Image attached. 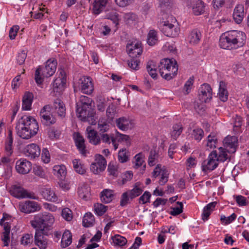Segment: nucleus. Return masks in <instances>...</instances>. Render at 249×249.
Listing matches in <instances>:
<instances>
[{
    "instance_id": "f257e3e1",
    "label": "nucleus",
    "mask_w": 249,
    "mask_h": 249,
    "mask_svg": "<svg viewBox=\"0 0 249 249\" xmlns=\"http://www.w3.org/2000/svg\"><path fill=\"white\" fill-rule=\"evenodd\" d=\"M246 35L241 31L232 30L225 33L220 37L219 46L224 49L231 50L243 46L246 43Z\"/></svg>"
},
{
    "instance_id": "f03ea898",
    "label": "nucleus",
    "mask_w": 249,
    "mask_h": 249,
    "mask_svg": "<svg viewBox=\"0 0 249 249\" xmlns=\"http://www.w3.org/2000/svg\"><path fill=\"white\" fill-rule=\"evenodd\" d=\"M16 130L19 137L23 139H29L37 134L38 124L32 117L25 116L18 120Z\"/></svg>"
},
{
    "instance_id": "7ed1b4c3",
    "label": "nucleus",
    "mask_w": 249,
    "mask_h": 249,
    "mask_svg": "<svg viewBox=\"0 0 249 249\" xmlns=\"http://www.w3.org/2000/svg\"><path fill=\"white\" fill-rule=\"evenodd\" d=\"M92 100L84 95L80 97L79 102L76 103L77 116L81 120L88 122L92 125L95 124L96 120L93 110L91 108Z\"/></svg>"
},
{
    "instance_id": "20e7f679",
    "label": "nucleus",
    "mask_w": 249,
    "mask_h": 249,
    "mask_svg": "<svg viewBox=\"0 0 249 249\" xmlns=\"http://www.w3.org/2000/svg\"><path fill=\"white\" fill-rule=\"evenodd\" d=\"M54 221V217L52 213L44 212L35 215L34 219L30 222L32 226L36 229V231L48 233V231L51 230Z\"/></svg>"
},
{
    "instance_id": "39448f33",
    "label": "nucleus",
    "mask_w": 249,
    "mask_h": 249,
    "mask_svg": "<svg viewBox=\"0 0 249 249\" xmlns=\"http://www.w3.org/2000/svg\"><path fill=\"white\" fill-rule=\"evenodd\" d=\"M158 68L160 75L167 80H170L176 76L178 70L177 61L168 58L162 59Z\"/></svg>"
},
{
    "instance_id": "423d86ee",
    "label": "nucleus",
    "mask_w": 249,
    "mask_h": 249,
    "mask_svg": "<svg viewBox=\"0 0 249 249\" xmlns=\"http://www.w3.org/2000/svg\"><path fill=\"white\" fill-rule=\"evenodd\" d=\"M57 66V61L54 59H50L46 63L44 67L39 66L36 70L35 79L38 85L42 83L45 77H49L55 72Z\"/></svg>"
},
{
    "instance_id": "0eeeda50",
    "label": "nucleus",
    "mask_w": 249,
    "mask_h": 249,
    "mask_svg": "<svg viewBox=\"0 0 249 249\" xmlns=\"http://www.w3.org/2000/svg\"><path fill=\"white\" fill-rule=\"evenodd\" d=\"M177 20L173 17H168L166 20H160L159 23L160 30L167 36L175 37L178 36L180 29L175 25Z\"/></svg>"
},
{
    "instance_id": "6e6552de",
    "label": "nucleus",
    "mask_w": 249,
    "mask_h": 249,
    "mask_svg": "<svg viewBox=\"0 0 249 249\" xmlns=\"http://www.w3.org/2000/svg\"><path fill=\"white\" fill-rule=\"evenodd\" d=\"M126 51L131 58L139 57L142 53V47L141 42L138 41H129L126 45Z\"/></svg>"
},
{
    "instance_id": "1a4fd4ad",
    "label": "nucleus",
    "mask_w": 249,
    "mask_h": 249,
    "mask_svg": "<svg viewBox=\"0 0 249 249\" xmlns=\"http://www.w3.org/2000/svg\"><path fill=\"white\" fill-rule=\"evenodd\" d=\"M106 166L105 158L101 155H96L94 162L90 165V170L93 174L97 175L104 171Z\"/></svg>"
},
{
    "instance_id": "9d476101",
    "label": "nucleus",
    "mask_w": 249,
    "mask_h": 249,
    "mask_svg": "<svg viewBox=\"0 0 249 249\" xmlns=\"http://www.w3.org/2000/svg\"><path fill=\"white\" fill-rule=\"evenodd\" d=\"M217 152L213 151L210 153L207 160H204L202 164V170L206 172L207 171H213L215 169L218 165V162L216 160Z\"/></svg>"
},
{
    "instance_id": "9b49d317",
    "label": "nucleus",
    "mask_w": 249,
    "mask_h": 249,
    "mask_svg": "<svg viewBox=\"0 0 249 249\" xmlns=\"http://www.w3.org/2000/svg\"><path fill=\"white\" fill-rule=\"evenodd\" d=\"M50 107L49 105L45 106L40 112V117L42 123L46 126H49L54 124L55 118L50 112Z\"/></svg>"
},
{
    "instance_id": "f8f14e48",
    "label": "nucleus",
    "mask_w": 249,
    "mask_h": 249,
    "mask_svg": "<svg viewBox=\"0 0 249 249\" xmlns=\"http://www.w3.org/2000/svg\"><path fill=\"white\" fill-rule=\"evenodd\" d=\"M19 210L26 213H30L40 210L41 207L35 201H26L19 204Z\"/></svg>"
},
{
    "instance_id": "ddd939ff",
    "label": "nucleus",
    "mask_w": 249,
    "mask_h": 249,
    "mask_svg": "<svg viewBox=\"0 0 249 249\" xmlns=\"http://www.w3.org/2000/svg\"><path fill=\"white\" fill-rule=\"evenodd\" d=\"M198 95L200 102L207 103L210 101L212 98V89L208 84H203L200 88Z\"/></svg>"
},
{
    "instance_id": "4468645a",
    "label": "nucleus",
    "mask_w": 249,
    "mask_h": 249,
    "mask_svg": "<svg viewBox=\"0 0 249 249\" xmlns=\"http://www.w3.org/2000/svg\"><path fill=\"white\" fill-rule=\"evenodd\" d=\"M15 168L18 173L25 175L31 170L32 163L26 159H20L17 161Z\"/></svg>"
},
{
    "instance_id": "2eb2a0df",
    "label": "nucleus",
    "mask_w": 249,
    "mask_h": 249,
    "mask_svg": "<svg viewBox=\"0 0 249 249\" xmlns=\"http://www.w3.org/2000/svg\"><path fill=\"white\" fill-rule=\"evenodd\" d=\"M224 146L228 153H234L238 146V139L237 137L228 136L223 141Z\"/></svg>"
},
{
    "instance_id": "dca6fc26",
    "label": "nucleus",
    "mask_w": 249,
    "mask_h": 249,
    "mask_svg": "<svg viewBox=\"0 0 249 249\" xmlns=\"http://www.w3.org/2000/svg\"><path fill=\"white\" fill-rule=\"evenodd\" d=\"M25 155L30 159H35L40 154V148L35 143L27 145L24 149Z\"/></svg>"
},
{
    "instance_id": "f3484780",
    "label": "nucleus",
    "mask_w": 249,
    "mask_h": 249,
    "mask_svg": "<svg viewBox=\"0 0 249 249\" xmlns=\"http://www.w3.org/2000/svg\"><path fill=\"white\" fill-rule=\"evenodd\" d=\"M48 233L44 232L36 231L35 235V244L40 249H46L48 246L49 240L44 237Z\"/></svg>"
},
{
    "instance_id": "a211bd4d",
    "label": "nucleus",
    "mask_w": 249,
    "mask_h": 249,
    "mask_svg": "<svg viewBox=\"0 0 249 249\" xmlns=\"http://www.w3.org/2000/svg\"><path fill=\"white\" fill-rule=\"evenodd\" d=\"M81 89L84 93L90 94L92 93L94 88L92 79L89 77L83 76L79 80Z\"/></svg>"
},
{
    "instance_id": "6ab92c4d",
    "label": "nucleus",
    "mask_w": 249,
    "mask_h": 249,
    "mask_svg": "<svg viewBox=\"0 0 249 249\" xmlns=\"http://www.w3.org/2000/svg\"><path fill=\"white\" fill-rule=\"evenodd\" d=\"M14 196L17 198H29L37 199L38 197L32 192H29L20 187H15L13 190Z\"/></svg>"
},
{
    "instance_id": "aec40b11",
    "label": "nucleus",
    "mask_w": 249,
    "mask_h": 249,
    "mask_svg": "<svg viewBox=\"0 0 249 249\" xmlns=\"http://www.w3.org/2000/svg\"><path fill=\"white\" fill-rule=\"evenodd\" d=\"M116 124L120 129L123 131L131 129L133 126L132 121L125 117H122L116 119Z\"/></svg>"
},
{
    "instance_id": "412c9836",
    "label": "nucleus",
    "mask_w": 249,
    "mask_h": 249,
    "mask_svg": "<svg viewBox=\"0 0 249 249\" xmlns=\"http://www.w3.org/2000/svg\"><path fill=\"white\" fill-rule=\"evenodd\" d=\"M90 187L87 184L82 183L79 185L77 189V193L79 197L87 201L90 199Z\"/></svg>"
},
{
    "instance_id": "4be33fe9",
    "label": "nucleus",
    "mask_w": 249,
    "mask_h": 249,
    "mask_svg": "<svg viewBox=\"0 0 249 249\" xmlns=\"http://www.w3.org/2000/svg\"><path fill=\"white\" fill-rule=\"evenodd\" d=\"M108 0H94L92 4V12L98 15L105 10Z\"/></svg>"
},
{
    "instance_id": "5701e85b",
    "label": "nucleus",
    "mask_w": 249,
    "mask_h": 249,
    "mask_svg": "<svg viewBox=\"0 0 249 249\" xmlns=\"http://www.w3.org/2000/svg\"><path fill=\"white\" fill-rule=\"evenodd\" d=\"M74 139L75 145L80 153L85 155L86 153V150L84 138L79 133H77L74 135Z\"/></svg>"
},
{
    "instance_id": "b1692460",
    "label": "nucleus",
    "mask_w": 249,
    "mask_h": 249,
    "mask_svg": "<svg viewBox=\"0 0 249 249\" xmlns=\"http://www.w3.org/2000/svg\"><path fill=\"white\" fill-rule=\"evenodd\" d=\"M33 99L34 95L33 93L26 91L22 98V109L25 110H30Z\"/></svg>"
},
{
    "instance_id": "393cba45",
    "label": "nucleus",
    "mask_w": 249,
    "mask_h": 249,
    "mask_svg": "<svg viewBox=\"0 0 249 249\" xmlns=\"http://www.w3.org/2000/svg\"><path fill=\"white\" fill-rule=\"evenodd\" d=\"M244 6L242 5H237L235 7L232 16L236 23L239 24L243 20L244 17Z\"/></svg>"
},
{
    "instance_id": "a878e982",
    "label": "nucleus",
    "mask_w": 249,
    "mask_h": 249,
    "mask_svg": "<svg viewBox=\"0 0 249 249\" xmlns=\"http://www.w3.org/2000/svg\"><path fill=\"white\" fill-rule=\"evenodd\" d=\"M192 5L193 12L195 15H200L204 12L205 5L201 0H192Z\"/></svg>"
},
{
    "instance_id": "bb28decb",
    "label": "nucleus",
    "mask_w": 249,
    "mask_h": 249,
    "mask_svg": "<svg viewBox=\"0 0 249 249\" xmlns=\"http://www.w3.org/2000/svg\"><path fill=\"white\" fill-rule=\"evenodd\" d=\"M60 74L61 76L56 78L53 83V89L54 91L55 92H61L63 89L64 87L66 84V78L65 76H63L62 71L60 72Z\"/></svg>"
},
{
    "instance_id": "cd10ccee",
    "label": "nucleus",
    "mask_w": 249,
    "mask_h": 249,
    "mask_svg": "<svg viewBox=\"0 0 249 249\" xmlns=\"http://www.w3.org/2000/svg\"><path fill=\"white\" fill-rule=\"evenodd\" d=\"M55 112L58 116L63 118L66 115V107L63 102L59 99H56L53 104Z\"/></svg>"
},
{
    "instance_id": "c85d7f7f",
    "label": "nucleus",
    "mask_w": 249,
    "mask_h": 249,
    "mask_svg": "<svg viewBox=\"0 0 249 249\" xmlns=\"http://www.w3.org/2000/svg\"><path fill=\"white\" fill-rule=\"evenodd\" d=\"M87 131L88 132V138L89 142L95 145L99 144L100 135H98L97 132L94 129H91L90 127H88Z\"/></svg>"
},
{
    "instance_id": "c756f323",
    "label": "nucleus",
    "mask_w": 249,
    "mask_h": 249,
    "mask_svg": "<svg viewBox=\"0 0 249 249\" xmlns=\"http://www.w3.org/2000/svg\"><path fill=\"white\" fill-rule=\"evenodd\" d=\"M228 92L227 89V84L223 81L219 82L218 97L220 100L222 102H226L228 100Z\"/></svg>"
},
{
    "instance_id": "7c9ffc66",
    "label": "nucleus",
    "mask_w": 249,
    "mask_h": 249,
    "mask_svg": "<svg viewBox=\"0 0 249 249\" xmlns=\"http://www.w3.org/2000/svg\"><path fill=\"white\" fill-rule=\"evenodd\" d=\"M41 193L43 197L47 200L56 202L58 200V198L54 192L50 188L43 189Z\"/></svg>"
},
{
    "instance_id": "2f4dec72",
    "label": "nucleus",
    "mask_w": 249,
    "mask_h": 249,
    "mask_svg": "<svg viewBox=\"0 0 249 249\" xmlns=\"http://www.w3.org/2000/svg\"><path fill=\"white\" fill-rule=\"evenodd\" d=\"M216 202H212L207 204L203 209L202 213V219L204 221L207 220L211 213L214 209L216 205Z\"/></svg>"
},
{
    "instance_id": "473e14b6",
    "label": "nucleus",
    "mask_w": 249,
    "mask_h": 249,
    "mask_svg": "<svg viewBox=\"0 0 249 249\" xmlns=\"http://www.w3.org/2000/svg\"><path fill=\"white\" fill-rule=\"evenodd\" d=\"M201 37V34L200 32L198 30L195 29L189 34L188 40L190 44L195 45L199 42Z\"/></svg>"
},
{
    "instance_id": "72a5a7b5",
    "label": "nucleus",
    "mask_w": 249,
    "mask_h": 249,
    "mask_svg": "<svg viewBox=\"0 0 249 249\" xmlns=\"http://www.w3.org/2000/svg\"><path fill=\"white\" fill-rule=\"evenodd\" d=\"M71 242L72 234L71 232L68 230L65 231L62 235L61 247L62 248H66L70 245Z\"/></svg>"
},
{
    "instance_id": "f704fd0d",
    "label": "nucleus",
    "mask_w": 249,
    "mask_h": 249,
    "mask_svg": "<svg viewBox=\"0 0 249 249\" xmlns=\"http://www.w3.org/2000/svg\"><path fill=\"white\" fill-rule=\"evenodd\" d=\"M109 122L105 118H100L98 122L99 134L107 132L110 129Z\"/></svg>"
},
{
    "instance_id": "c9c22d12",
    "label": "nucleus",
    "mask_w": 249,
    "mask_h": 249,
    "mask_svg": "<svg viewBox=\"0 0 249 249\" xmlns=\"http://www.w3.org/2000/svg\"><path fill=\"white\" fill-rule=\"evenodd\" d=\"M113 196L112 190L105 189L101 192L100 198L103 202L108 203L112 200Z\"/></svg>"
},
{
    "instance_id": "e433bc0d",
    "label": "nucleus",
    "mask_w": 249,
    "mask_h": 249,
    "mask_svg": "<svg viewBox=\"0 0 249 249\" xmlns=\"http://www.w3.org/2000/svg\"><path fill=\"white\" fill-rule=\"evenodd\" d=\"M53 173L62 179L66 175V168L64 165H56L53 167Z\"/></svg>"
},
{
    "instance_id": "4c0bfd02",
    "label": "nucleus",
    "mask_w": 249,
    "mask_h": 249,
    "mask_svg": "<svg viewBox=\"0 0 249 249\" xmlns=\"http://www.w3.org/2000/svg\"><path fill=\"white\" fill-rule=\"evenodd\" d=\"M72 164L73 168L76 173L81 175H83L86 173V168L79 160H73Z\"/></svg>"
},
{
    "instance_id": "58836bf2",
    "label": "nucleus",
    "mask_w": 249,
    "mask_h": 249,
    "mask_svg": "<svg viewBox=\"0 0 249 249\" xmlns=\"http://www.w3.org/2000/svg\"><path fill=\"white\" fill-rule=\"evenodd\" d=\"M127 192L129 194L130 199H133L140 196L142 193V190L140 187V183L137 182L135 183L134 188L131 190H128Z\"/></svg>"
},
{
    "instance_id": "ea45409f",
    "label": "nucleus",
    "mask_w": 249,
    "mask_h": 249,
    "mask_svg": "<svg viewBox=\"0 0 249 249\" xmlns=\"http://www.w3.org/2000/svg\"><path fill=\"white\" fill-rule=\"evenodd\" d=\"M94 217L91 213H86L83 218V225L85 227H89L93 225Z\"/></svg>"
},
{
    "instance_id": "a19ab883",
    "label": "nucleus",
    "mask_w": 249,
    "mask_h": 249,
    "mask_svg": "<svg viewBox=\"0 0 249 249\" xmlns=\"http://www.w3.org/2000/svg\"><path fill=\"white\" fill-rule=\"evenodd\" d=\"M147 42L148 45L153 46L158 42V36L157 32L154 30L149 31L147 39Z\"/></svg>"
},
{
    "instance_id": "79ce46f5",
    "label": "nucleus",
    "mask_w": 249,
    "mask_h": 249,
    "mask_svg": "<svg viewBox=\"0 0 249 249\" xmlns=\"http://www.w3.org/2000/svg\"><path fill=\"white\" fill-rule=\"evenodd\" d=\"M183 127L180 123L175 124L173 126V130L171 133L172 138L176 140L182 132Z\"/></svg>"
},
{
    "instance_id": "37998d69",
    "label": "nucleus",
    "mask_w": 249,
    "mask_h": 249,
    "mask_svg": "<svg viewBox=\"0 0 249 249\" xmlns=\"http://www.w3.org/2000/svg\"><path fill=\"white\" fill-rule=\"evenodd\" d=\"M219 152L218 153H217L216 156V160L218 162H224L227 160L229 159L227 155V152H228L227 149L223 148L222 147H220L218 149Z\"/></svg>"
},
{
    "instance_id": "c03bdc74",
    "label": "nucleus",
    "mask_w": 249,
    "mask_h": 249,
    "mask_svg": "<svg viewBox=\"0 0 249 249\" xmlns=\"http://www.w3.org/2000/svg\"><path fill=\"white\" fill-rule=\"evenodd\" d=\"M129 152L126 148L120 149L118 152V160L121 163H124L129 160Z\"/></svg>"
},
{
    "instance_id": "a18cd8bd",
    "label": "nucleus",
    "mask_w": 249,
    "mask_h": 249,
    "mask_svg": "<svg viewBox=\"0 0 249 249\" xmlns=\"http://www.w3.org/2000/svg\"><path fill=\"white\" fill-rule=\"evenodd\" d=\"M146 69L149 75L154 79L157 77V70L155 68V63L153 61H149L146 65Z\"/></svg>"
},
{
    "instance_id": "49530a36",
    "label": "nucleus",
    "mask_w": 249,
    "mask_h": 249,
    "mask_svg": "<svg viewBox=\"0 0 249 249\" xmlns=\"http://www.w3.org/2000/svg\"><path fill=\"white\" fill-rule=\"evenodd\" d=\"M191 137L197 142H199L204 137V131L201 128H195L191 133Z\"/></svg>"
},
{
    "instance_id": "de8ad7c7",
    "label": "nucleus",
    "mask_w": 249,
    "mask_h": 249,
    "mask_svg": "<svg viewBox=\"0 0 249 249\" xmlns=\"http://www.w3.org/2000/svg\"><path fill=\"white\" fill-rule=\"evenodd\" d=\"M95 213L98 216L103 215L107 210V207L101 203H96L94 205Z\"/></svg>"
},
{
    "instance_id": "09e8293b",
    "label": "nucleus",
    "mask_w": 249,
    "mask_h": 249,
    "mask_svg": "<svg viewBox=\"0 0 249 249\" xmlns=\"http://www.w3.org/2000/svg\"><path fill=\"white\" fill-rule=\"evenodd\" d=\"M5 216H8L6 213H3V217L0 220V225L3 228L4 231L3 232H6L10 233L11 231V226L9 222L5 221L6 219Z\"/></svg>"
},
{
    "instance_id": "8fccbe9b",
    "label": "nucleus",
    "mask_w": 249,
    "mask_h": 249,
    "mask_svg": "<svg viewBox=\"0 0 249 249\" xmlns=\"http://www.w3.org/2000/svg\"><path fill=\"white\" fill-rule=\"evenodd\" d=\"M217 142V138L214 133H211L207 138V146L210 148H215Z\"/></svg>"
},
{
    "instance_id": "3c124183",
    "label": "nucleus",
    "mask_w": 249,
    "mask_h": 249,
    "mask_svg": "<svg viewBox=\"0 0 249 249\" xmlns=\"http://www.w3.org/2000/svg\"><path fill=\"white\" fill-rule=\"evenodd\" d=\"M99 135L100 143L102 142L106 144L109 145L112 141V138H114V137L111 135H110L106 133H100Z\"/></svg>"
},
{
    "instance_id": "603ef678",
    "label": "nucleus",
    "mask_w": 249,
    "mask_h": 249,
    "mask_svg": "<svg viewBox=\"0 0 249 249\" xmlns=\"http://www.w3.org/2000/svg\"><path fill=\"white\" fill-rule=\"evenodd\" d=\"M113 243L119 246H123L127 243V240L125 238L120 235H115L112 237Z\"/></svg>"
},
{
    "instance_id": "864d4df0",
    "label": "nucleus",
    "mask_w": 249,
    "mask_h": 249,
    "mask_svg": "<svg viewBox=\"0 0 249 249\" xmlns=\"http://www.w3.org/2000/svg\"><path fill=\"white\" fill-rule=\"evenodd\" d=\"M130 197L127 191L122 194L120 200V206L124 207L130 203Z\"/></svg>"
},
{
    "instance_id": "5fc2aeb1",
    "label": "nucleus",
    "mask_w": 249,
    "mask_h": 249,
    "mask_svg": "<svg viewBox=\"0 0 249 249\" xmlns=\"http://www.w3.org/2000/svg\"><path fill=\"white\" fill-rule=\"evenodd\" d=\"M107 171L109 175L114 177L118 176V166L116 163L114 162H110L108 165Z\"/></svg>"
},
{
    "instance_id": "6e6d98bb",
    "label": "nucleus",
    "mask_w": 249,
    "mask_h": 249,
    "mask_svg": "<svg viewBox=\"0 0 249 249\" xmlns=\"http://www.w3.org/2000/svg\"><path fill=\"white\" fill-rule=\"evenodd\" d=\"M13 142L5 141L4 146V153L7 157H10L13 153Z\"/></svg>"
},
{
    "instance_id": "4d7b16f0",
    "label": "nucleus",
    "mask_w": 249,
    "mask_h": 249,
    "mask_svg": "<svg viewBox=\"0 0 249 249\" xmlns=\"http://www.w3.org/2000/svg\"><path fill=\"white\" fill-rule=\"evenodd\" d=\"M158 157V154L155 150H151L148 159V164L150 166H153L155 164V160Z\"/></svg>"
},
{
    "instance_id": "13d9d810",
    "label": "nucleus",
    "mask_w": 249,
    "mask_h": 249,
    "mask_svg": "<svg viewBox=\"0 0 249 249\" xmlns=\"http://www.w3.org/2000/svg\"><path fill=\"white\" fill-rule=\"evenodd\" d=\"M143 157H144V156L142 154V153L141 152L136 154L135 156V157H134V159L135 160V164L134 165L135 168L137 169L142 165L143 163L144 162V161L143 159Z\"/></svg>"
},
{
    "instance_id": "bf43d9fd",
    "label": "nucleus",
    "mask_w": 249,
    "mask_h": 249,
    "mask_svg": "<svg viewBox=\"0 0 249 249\" xmlns=\"http://www.w3.org/2000/svg\"><path fill=\"white\" fill-rule=\"evenodd\" d=\"M33 241V236L32 234H25L22 237L20 242L24 246L31 244Z\"/></svg>"
},
{
    "instance_id": "052dcab7",
    "label": "nucleus",
    "mask_w": 249,
    "mask_h": 249,
    "mask_svg": "<svg viewBox=\"0 0 249 249\" xmlns=\"http://www.w3.org/2000/svg\"><path fill=\"white\" fill-rule=\"evenodd\" d=\"M107 18L110 19L112 22L117 26L119 24L118 14L115 12H111L107 14L106 16Z\"/></svg>"
},
{
    "instance_id": "680f3d73",
    "label": "nucleus",
    "mask_w": 249,
    "mask_h": 249,
    "mask_svg": "<svg viewBox=\"0 0 249 249\" xmlns=\"http://www.w3.org/2000/svg\"><path fill=\"white\" fill-rule=\"evenodd\" d=\"M160 6L163 11H166L171 7L172 0H159Z\"/></svg>"
},
{
    "instance_id": "e2e57ef3",
    "label": "nucleus",
    "mask_w": 249,
    "mask_h": 249,
    "mask_svg": "<svg viewBox=\"0 0 249 249\" xmlns=\"http://www.w3.org/2000/svg\"><path fill=\"white\" fill-rule=\"evenodd\" d=\"M124 18L126 22L128 23H130L137 19V16L134 13H127L124 14Z\"/></svg>"
},
{
    "instance_id": "0e129e2a",
    "label": "nucleus",
    "mask_w": 249,
    "mask_h": 249,
    "mask_svg": "<svg viewBox=\"0 0 249 249\" xmlns=\"http://www.w3.org/2000/svg\"><path fill=\"white\" fill-rule=\"evenodd\" d=\"M26 57L27 52L25 51L22 50L20 53H18L16 57L17 63L20 65L23 64Z\"/></svg>"
},
{
    "instance_id": "69168bd1",
    "label": "nucleus",
    "mask_w": 249,
    "mask_h": 249,
    "mask_svg": "<svg viewBox=\"0 0 249 249\" xmlns=\"http://www.w3.org/2000/svg\"><path fill=\"white\" fill-rule=\"evenodd\" d=\"M140 61L136 58H132L128 61V66L132 70H137L139 69Z\"/></svg>"
},
{
    "instance_id": "338daca9",
    "label": "nucleus",
    "mask_w": 249,
    "mask_h": 249,
    "mask_svg": "<svg viewBox=\"0 0 249 249\" xmlns=\"http://www.w3.org/2000/svg\"><path fill=\"white\" fill-rule=\"evenodd\" d=\"M151 197V194L149 192L145 191L143 195L139 198V203L142 204L150 202V198Z\"/></svg>"
},
{
    "instance_id": "774afa93",
    "label": "nucleus",
    "mask_w": 249,
    "mask_h": 249,
    "mask_svg": "<svg viewBox=\"0 0 249 249\" xmlns=\"http://www.w3.org/2000/svg\"><path fill=\"white\" fill-rule=\"evenodd\" d=\"M177 204L179 207H176L172 208V211H171L170 214L173 216H176L182 212L183 204L180 202H177Z\"/></svg>"
}]
</instances>
